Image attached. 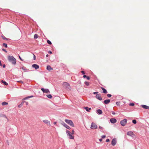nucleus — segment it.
Segmentation results:
<instances>
[{
	"mask_svg": "<svg viewBox=\"0 0 149 149\" xmlns=\"http://www.w3.org/2000/svg\"><path fill=\"white\" fill-rule=\"evenodd\" d=\"M1 104L2 105L4 106L7 105L8 104V103L6 102H3Z\"/></svg>",
	"mask_w": 149,
	"mask_h": 149,
	"instance_id": "393cba45",
	"label": "nucleus"
},
{
	"mask_svg": "<svg viewBox=\"0 0 149 149\" xmlns=\"http://www.w3.org/2000/svg\"><path fill=\"white\" fill-rule=\"evenodd\" d=\"M99 128L101 130H103V127H101L100 126H99Z\"/></svg>",
	"mask_w": 149,
	"mask_h": 149,
	"instance_id": "37998d69",
	"label": "nucleus"
},
{
	"mask_svg": "<svg viewBox=\"0 0 149 149\" xmlns=\"http://www.w3.org/2000/svg\"><path fill=\"white\" fill-rule=\"evenodd\" d=\"M127 123V120L126 119H124L120 122L121 125L122 126H124Z\"/></svg>",
	"mask_w": 149,
	"mask_h": 149,
	"instance_id": "39448f33",
	"label": "nucleus"
},
{
	"mask_svg": "<svg viewBox=\"0 0 149 149\" xmlns=\"http://www.w3.org/2000/svg\"><path fill=\"white\" fill-rule=\"evenodd\" d=\"M95 97L100 100H102V98L101 97L100 94H97L95 96Z\"/></svg>",
	"mask_w": 149,
	"mask_h": 149,
	"instance_id": "ddd939ff",
	"label": "nucleus"
},
{
	"mask_svg": "<svg viewBox=\"0 0 149 149\" xmlns=\"http://www.w3.org/2000/svg\"><path fill=\"white\" fill-rule=\"evenodd\" d=\"M110 102V100L109 99L106 100H104V103L105 104H108Z\"/></svg>",
	"mask_w": 149,
	"mask_h": 149,
	"instance_id": "2eb2a0df",
	"label": "nucleus"
},
{
	"mask_svg": "<svg viewBox=\"0 0 149 149\" xmlns=\"http://www.w3.org/2000/svg\"><path fill=\"white\" fill-rule=\"evenodd\" d=\"M127 135L132 136H134V134L133 132L132 131L128 132H127Z\"/></svg>",
	"mask_w": 149,
	"mask_h": 149,
	"instance_id": "9d476101",
	"label": "nucleus"
},
{
	"mask_svg": "<svg viewBox=\"0 0 149 149\" xmlns=\"http://www.w3.org/2000/svg\"><path fill=\"white\" fill-rule=\"evenodd\" d=\"M47 42L49 44V45L52 44V42L49 40H47Z\"/></svg>",
	"mask_w": 149,
	"mask_h": 149,
	"instance_id": "7c9ffc66",
	"label": "nucleus"
},
{
	"mask_svg": "<svg viewBox=\"0 0 149 149\" xmlns=\"http://www.w3.org/2000/svg\"><path fill=\"white\" fill-rule=\"evenodd\" d=\"M111 113L113 115H114L116 114V113H115V112H114L113 111H111Z\"/></svg>",
	"mask_w": 149,
	"mask_h": 149,
	"instance_id": "58836bf2",
	"label": "nucleus"
},
{
	"mask_svg": "<svg viewBox=\"0 0 149 149\" xmlns=\"http://www.w3.org/2000/svg\"><path fill=\"white\" fill-rule=\"evenodd\" d=\"M20 68L24 70H26V68L24 67H21Z\"/></svg>",
	"mask_w": 149,
	"mask_h": 149,
	"instance_id": "2f4dec72",
	"label": "nucleus"
},
{
	"mask_svg": "<svg viewBox=\"0 0 149 149\" xmlns=\"http://www.w3.org/2000/svg\"><path fill=\"white\" fill-rule=\"evenodd\" d=\"M2 50L3 51H4V52H7V51L6 50V49H3V48L2 49Z\"/></svg>",
	"mask_w": 149,
	"mask_h": 149,
	"instance_id": "ea45409f",
	"label": "nucleus"
},
{
	"mask_svg": "<svg viewBox=\"0 0 149 149\" xmlns=\"http://www.w3.org/2000/svg\"><path fill=\"white\" fill-rule=\"evenodd\" d=\"M141 107L143 108L146 109H149V107L145 105H142Z\"/></svg>",
	"mask_w": 149,
	"mask_h": 149,
	"instance_id": "f3484780",
	"label": "nucleus"
},
{
	"mask_svg": "<svg viewBox=\"0 0 149 149\" xmlns=\"http://www.w3.org/2000/svg\"><path fill=\"white\" fill-rule=\"evenodd\" d=\"M19 59L22 61H23V60L22 59V58H21V57H20V56H19Z\"/></svg>",
	"mask_w": 149,
	"mask_h": 149,
	"instance_id": "8fccbe9b",
	"label": "nucleus"
},
{
	"mask_svg": "<svg viewBox=\"0 0 149 149\" xmlns=\"http://www.w3.org/2000/svg\"><path fill=\"white\" fill-rule=\"evenodd\" d=\"M62 124L66 128L70 130V127L68 126L65 123H63Z\"/></svg>",
	"mask_w": 149,
	"mask_h": 149,
	"instance_id": "4468645a",
	"label": "nucleus"
},
{
	"mask_svg": "<svg viewBox=\"0 0 149 149\" xmlns=\"http://www.w3.org/2000/svg\"><path fill=\"white\" fill-rule=\"evenodd\" d=\"M2 66V64L1 63V61H0V66Z\"/></svg>",
	"mask_w": 149,
	"mask_h": 149,
	"instance_id": "09e8293b",
	"label": "nucleus"
},
{
	"mask_svg": "<svg viewBox=\"0 0 149 149\" xmlns=\"http://www.w3.org/2000/svg\"><path fill=\"white\" fill-rule=\"evenodd\" d=\"M33 59L34 60H35L36 59V57L34 54H33Z\"/></svg>",
	"mask_w": 149,
	"mask_h": 149,
	"instance_id": "4c0bfd02",
	"label": "nucleus"
},
{
	"mask_svg": "<svg viewBox=\"0 0 149 149\" xmlns=\"http://www.w3.org/2000/svg\"><path fill=\"white\" fill-rule=\"evenodd\" d=\"M132 122L134 124H136V120H133L132 121Z\"/></svg>",
	"mask_w": 149,
	"mask_h": 149,
	"instance_id": "c756f323",
	"label": "nucleus"
},
{
	"mask_svg": "<svg viewBox=\"0 0 149 149\" xmlns=\"http://www.w3.org/2000/svg\"><path fill=\"white\" fill-rule=\"evenodd\" d=\"M33 68H35L36 69H37L39 68V66L36 64H33L32 65Z\"/></svg>",
	"mask_w": 149,
	"mask_h": 149,
	"instance_id": "f8f14e48",
	"label": "nucleus"
},
{
	"mask_svg": "<svg viewBox=\"0 0 149 149\" xmlns=\"http://www.w3.org/2000/svg\"><path fill=\"white\" fill-rule=\"evenodd\" d=\"M107 96L108 97H111V94H107Z\"/></svg>",
	"mask_w": 149,
	"mask_h": 149,
	"instance_id": "72a5a7b5",
	"label": "nucleus"
},
{
	"mask_svg": "<svg viewBox=\"0 0 149 149\" xmlns=\"http://www.w3.org/2000/svg\"><path fill=\"white\" fill-rule=\"evenodd\" d=\"M3 46H4L5 47L7 48V45L5 43H3Z\"/></svg>",
	"mask_w": 149,
	"mask_h": 149,
	"instance_id": "c85d7f7f",
	"label": "nucleus"
},
{
	"mask_svg": "<svg viewBox=\"0 0 149 149\" xmlns=\"http://www.w3.org/2000/svg\"><path fill=\"white\" fill-rule=\"evenodd\" d=\"M17 82H21V83H23L22 81H17Z\"/></svg>",
	"mask_w": 149,
	"mask_h": 149,
	"instance_id": "5fc2aeb1",
	"label": "nucleus"
},
{
	"mask_svg": "<svg viewBox=\"0 0 149 149\" xmlns=\"http://www.w3.org/2000/svg\"><path fill=\"white\" fill-rule=\"evenodd\" d=\"M56 122H54V125H56Z\"/></svg>",
	"mask_w": 149,
	"mask_h": 149,
	"instance_id": "864d4df0",
	"label": "nucleus"
},
{
	"mask_svg": "<svg viewBox=\"0 0 149 149\" xmlns=\"http://www.w3.org/2000/svg\"><path fill=\"white\" fill-rule=\"evenodd\" d=\"M41 90L42 91L43 93H49V91L48 89H44L43 88H41Z\"/></svg>",
	"mask_w": 149,
	"mask_h": 149,
	"instance_id": "6e6552de",
	"label": "nucleus"
},
{
	"mask_svg": "<svg viewBox=\"0 0 149 149\" xmlns=\"http://www.w3.org/2000/svg\"><path fill=\"white\" fill-rule=\"evenodd\" d=\"M48 56H49V55H48V54H47V55H46V57H48Z\"/></svg>",
	"mask_w": 149,
	"mask_h": 149,
	"instance_id": "6e6d98bb",
	"label": "nucleus"
},
{
	"mask_svg": "<svg viewBox=\"0 0 149 149\" xmlns=\"http://www.w3.org/2000/svg\"><path fill=\"white\" fill-rule=\"evenodd\" d=\"M101 88L103 91V93H107V91L103 87H101Z\"/></svg>",
	"mask_w": 149,
	"mask_h": 149,
	"instance_id": "6ab92c4d",
	"label": "nucleus"
},
{
	"mask_svg": "<svg viewBox=\"0 0 149 149\" xmlns=\"http://www.w3.org/2000/svg\"><path fill=\"white\" fill-rule=\"evenodd\" d=\"M47 96L49 98H51L52 97V96L51 94H49L47 95Z\"/></svg>",
	"mask_w": 149,
	"mask_h": 149,
	"instance_id": "cd10ccee",
	"label": "nucleus"
},
{
	"mask_svg": "<svg viewBox=\"0 0 149 149\" xmlns=\"http://www.w3.org/2000/svg\"><path fill=\"white\" fill-rule=\"evenodd\" d=\"M101 137L102 138H104L106 137V136L105 135H103Z\"/></svg>",
	"mask_w": 149,
	"mask_h": 149,
	"instance_id": "a18cd8bd",
	"label": "nucleus"
},
{
	"mask_svg": "<svg viewBox=\"0 0 149 149\" xmlns=\"http://www.w3.org/2000/svg\"><path fill=\"white\" fill-rule=\"evenodd\" d=\"M23 102H24V103H25L26 105H28V102H25V101H23Z\"/></svg>",
	"mask_w": 149,
	"mask_h": 149,
	"instance_id": "c9c22d12",
	"label": "nucleus"
},
{
	"mask_svg": "<svg viewBox=\"0 0 149 149\" xmlns=\"http://www.w3.org/2000/svg\"><path fill=\"white\" fill-rule=\"evenodd\" d=\"M33 97V95H31V96H28V97H25L24 98H23L22 99V100H25L28 99H29V98Z\"/></svg>",
	"mask_w": 149,
	"mask_h": 149,
	"instance_id": "a211bd4d",
	"label": "nucleus"
},
{
	"mask_svg": "<svg viewBox=\"0 0 149 149\" xmlns=\"http://www.w3.org/2000/svg\"><path fill=\"white\" fill-rule=\"evenodd\" d=\"M1 82L3 83L4 85H8V84L7 83L6 81H4L3 80H2L1 81Z\"/></svg>",
	"mask_w": 149,
	"mask_h": 149,
	"instance_id": "412c9836",
	"label": "nucleus"
},
{
	"mask_svg": "<svg viewBox=\"0 0 149 149\" xmlns=\"http://www.w3.org/2000/svg\"><path fill=\"white\" fill-rule=\"evenodd\" d=\"M81 73H82V74H85V72L84 71H81Z\"/></svg>",
	"mask_w": 149,
	"mask_h": 149,
	"instance_id": "a19ab883",
	"label": "nucleus"
},
{
	"mask_svg": "<svg viewBox=\"0 0 149 149\" xmlns=\"http://www.w3.org/2000/svg\"><path fill=\"white\" fill-rule=\"evenodd\" d=\"M99 141L100 142L102 141V139H99Z\"/></svg>",
	"mask_w": 149,
	"mask_h": 149,
	"instance_id": "603ef678",
	"label": "nucleus"
},
{
	"mask_svg": "<svg viewBox=\"0 0 149 149\" xmlns=\"http://www.w3.org/2000/svg\"><path fill=\"white\" fill-rule=\"evenodd\" d=\"M109 141V139H106V141L107 142H108Z\"/></svg>",
	"mask_w": 149,
	"mask_h": 149,
	"instance_id": "49530a36",
	"label": "nucleus"
},
{
	"mask_svg": "<svg viewBox=\"0 0 149 149\" xmlns=\"http://www.w3.org/2000/svg\"><path fill=\"white\" fill-rule=\"evenodd\" d=\"M74 131L73 130H72V132H71V133L73 135V134H74Z\"/></svg>",
	"mask_w": 149,
	"mask_h": 149,
	"instance_id": "e433bc0d",
	"label": "nucleus"
},
{
	"mask_svg": "<svg viewBox=\"0 0 149 149\" xmlns=\"http://www.w3.org/2000/svg\"><path fill=\"white\" fill-rule=\"evenodd\" d=\"M48 53L49 54H52V51H49L48 52Z\"/></svg>",
	"mask_w": 149,
	"mask_h": 149,
	"instance_id": "de8ad7c7",
	"label": "nucleus"
},
{
	"mask_svg": "<svg viewBox=\"0 0 149 149\" xmlns=\"http://www.w3.org/2000/svg\"><path fill=\"white\" fill-rule=\"evenodd\" d=\"M43 122L44 123L47 124L49 126H51L50 122L49 121H48L47 120H43Z\"/></svg>",
	"mask_w": 149,
	"mask_h": 149,
	"instance_id": "9b49d317",
	"label": "nucleus"
},
{
	"mask_svg": "<svg viewBox=\"0 0 149 149\" xmlns=\"http://www.w3.org/2000/svg\"><path fill=\"white\" fill-rule=\"evenodd\" d=\"M110 122L113 124L115 123L117 121L114 118H111L110 120Z\"/></svg>",
	"mask_w": 149,
	"mask_h": 149,
	"instance_id": "1a4fd4ad",
	"label": "nucleus"
},
{
	"mask_svg": "<svg viewBox=\"0 0 149 149\" xmlns=\"http://www.w3.org/2000/svg\"><path fill=\"white\" fill-rule=\"evenodd\" d=\"M98 93L97 92H93V94H95H95H97H97H97Z\"/></svg>",
	"mask_w": 149,
	"mask_h": 149,
	"instance_id": "c03bdc74",
	"label": "nucleus"
},
{
	"mask_svg": "<svg viewBox=\"0 0 149 149\" xmlns=\"http://www.w3.org/2000/svg\"><path fill=\"white\" fill-rule=\"evenodd\" d=\"M38 37V36L37 34H35L34 36V38L36 39Z\"/></svg>",
	"mask_w": 149,
	"mask_h": 149,
	"instance_id": "a878e982",
	"label": "nucleus"
},
{
	"mask_svg": "<svg viewBox=\"0 0 149 149\" xmlns=\"http://www.w3.org/2000/svg\"><path fill=\"white\" fill-rule=\"evenodd\" d=\"M8 60L9 61L11 62L13 65H15L16 64V60L13 56H8Z\"/></svg>",
	"mask_w": 149,
	"mask_h": 149,
	"instance_id": "f257e3e1",
	"label": "nucleus"
},
{
	"mask_svg": "<svg viewBox=\"0 0 149 149\" xmlns=\"http://www.w3.org/2000/svg\"><path fill=\"white\" fill-rule=\"evenodd\" d=\"M117 143V140L115 138H113L112 139L111 142V144L113 146H115Z\"/></svg>",
	"mask_w": 149,
	"mask_h": 149,
	"instance_id": "0eeeda50",
	"label": "nucleus"
},
{
	"mask_svg": "<svg viewBox=\"0 0 149 149\" xmlns=\"http://www.w3.org/2000/svg\"><path fill=\"white\" fill-rule=\"evenodd\" d=\"M90 128L91 129H97V126L95 123L92 122L91 123Z\"/></svg>",
	"mask_w": 149,
	"mask_h": 149,
	"instance_id": "423d86ee",
	"label": "nucleus"
},
{
	"mask_svg": "<svg viewBox=\"0 0 149 149\" xmlns=\"http://www.w3.org/2000/svg\"><path fill=\"white\" fill-rule=\"evenodd\" d=\"M84 83L85 84V85L87 86H88L89 85V83L87 81H85L84 82Z\"/></svg>",
	"mask_w": 149,
	"mask_h": 149,
	"instance_id": "bb28decb",
	"label": "nucleus"
},
{
	"mask_svg": "<svg viewBox=\"0 0 149 149\" xmlns=\"http://www.w3.org/2000/svg\"><path fill=\"white\" fill-rule=\"evenodd\" d=\"M97 113L99 114H101L102 113V110H101V109H98L97 110Z\"/></svg>",
	"mask_w": 149,
	"mask_h": 149,
	"instance_id": "aec40b11",
	"label": "nucleus"
},
{
	"mask_svg": "<svg viewBox=\"0 0 149 149\" xmlns=\"http://www.w3.org/2000/svg\"><path fill=\"white\" fill-rule=\"evenodd\" d=\"M2 37H3V38L5 40H7L8 39L7 38H6V37H4V36H3Z\"/></svg>",
	"mask_w": 149,
	"mask_h": 149,
	"instance_id": "f704fd0d",
	"label": "nucleus"
},
{
	"mask_svg": "<svg viewBox=\"0 0 149 149\" xmlns=\"http://www.w3.org/2000/svg\"><path fill=\"white\" fill-rule=\"evenodd\" d=\"M24 102H22V103L18 106V107L19 108H21L23 106V104L24 103Z\"/></svg>",
	"mask_w": 149,
	"mask_h": 149,
	"instance_id": "5701e85b",
	"label": "nucleus"
},
{
	"mask_svg": "<svg viewBox=\"0 0 149 149\" xmlns=\"http://www.w3.org/2000/svg\"><path fill=\"white\" fill-rule=\"evenodd\" d=\"M83 78H86L88 80H89L90 79V77H88V76H87L86 75H84L83 76Z\"/></svg>",
	"mask_w": 149,
	"mask_h": 149,
	"instance_id": "b1692460",
	"label": "nucleus"
},
{
	"mask_svg": "<svg viewBox=\"0 0 149 149\" xmlns=\"http://www.w3.org/2000/svg\"><path fill=\"white\" fill-rule=\"evenodd\" d=\"M134 103H130V104H129V105L130 106H134Z\"/></svg>",
	"mask_w": 149,
	"mask_h": 149,
	"instance_id": "473e14b6",
	"label": "nucleus"
},
{
	"mask_svg": "<svg viewBox=\"0 0 149 149\" xmlns=\"http://www.w3.org/2000/svg\"><path fill=\"white\" fill-rule=\"evenodd\" d=\"M84 109L86 110L87 111H89L91 109V108H88V107H86L84 108Z\"/></svg>",
	"mask_w": 149,
	"mask_h": 149,
	"instance_id": "4be33fe9",
	"label": "nucleus"
},
{
	"mask_svg": "<svg viewBox=\"0 0 149 149\" xmlns=\"http://www.w3.org/2000/svg\"><path fill=\"white\" fill-rule=\"evenodd\" d=\"M66 133L67 136H69V138L70 139H73L74 138V136L71 133V132L69 130H66Z\"/></svg>",
	"mask_w": 149,
	"mask_h": 149,
	"instance_id": "20e7f679",
	"label": "nucleus"
},
{
	"mask_svg": "<svg viewBox=\"0 0 149 149\" xmlns=\"http://www.w3.org/2000/svg\"><path fill=\"white\" fill-rule=\"evenodd\" d=\"M47 69L49 71H51L53 70V68L49 65L47 66Z\"/></svg>",
	"mask_w": 149,
	"mask_h": 149,
	"instance_id": "dca6fc26",
	"label": "nucleus"
},
{
	"mask_svg": "<svg viewBox=\"0 0 149 149\" xmlns=\"http://www.w3.org/2000/svg\"><path fill=\"white\" fill-rule=\"evenodd\" d=\"M63 85L64 87L67 89H70L71 87L70 86V84L66 82H64L63 84Z\"/></svg>",
	"mask_w": 149,
	"mask_h": 149,
	"instance_id": "f03ea898",
	"label": "nucleus"
},
{
	"mask_svg": "<svg viewBox=\"0 0 149 149\" xmlns=\"http://www.w3.org/2000/svg\"><path fill=\"white\" fill-rule=\"evenodd\" d=\"M65 122L70 125L71 126L74 127V125L72 121L70 120L65 119Z\"/></svg>",
	"mask_w": 149,
	"mask_h": 149,
	"instance_id": "7ed1b4c3",
	"label": "nucleus"
},
{
	"mask_svg": "<svg viewBox=\"0 0 149 149\" xmlns=\"http://www.w3.org/2000/svg\"><path fill=\"white\" fill-rule=\"evenodd\" d=\"M3 67V68H5L6 67V65L5 64H4L3 65H2Z\"/></svg>",
	"mask_w": 149,
	"mask_h": 149,
	"instance_id": "3c124183",
	"label": "nucleus"
},
{
	"mask_svg": "<svg viewBox=\"0 0 149 149\" xmlns=\"http://www.w3.org/2000/svg\"><path fill=\"white\" fill-rule=\"evenodd\" d=\"M116 104L118 105H120V102H116Z\"/></svg>",
	"mask_w": 149,
	"mask_h": 149,
	"instance_id": "79ce46f5",
	"label": "nucleus"
}]
</instances>
